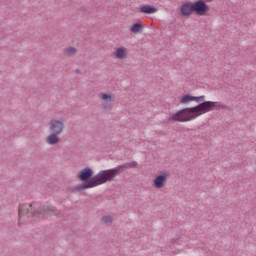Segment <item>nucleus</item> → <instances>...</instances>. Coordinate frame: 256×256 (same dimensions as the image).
Masks as SVG:
<instances>
[{
    "label": "nucleus",
    "instance_id": "f257e3e1",
    "mask_svg": "<svg viewBox=\"0 0 256 256\" xmlns=\"http://www.w3.org/2000/svg\"><path fill=\"white\" fill-rule=\"evenodd\" d=\"M221 109V104L215 101H204L196 106L187 107L170 114L168 121L176 123H189L199 119L205 113H211L215 109Z\"/></svg>",
    "mask_w": 256,
    "mask_h": 256
},
{
    "label": "nucleus",
    "instance_id": "f03ea898",
    "mask_svg": "<svg viewBox=\"0 0 256 256\" xmlns=\"http://www.w3.org/2000/svg\"><path fill=\"white\" fill-rule=\"evenodd\" d=\"M129 167H137V162L128 164L127 166H117L116 168L101 170L94 177H92L89 182L80 185L78 189H93L95 187H99V185L111 183L115 177H118V175L123 173V169H129Z\"/></svg>",
    "mask_w": 256,
    "mask_h": 256
},
{
    "label": "nucleus",
    "instance_id": "6e6552de",
    "mask_svg": "<svg viewBox=\"0 0 256 256\" xmlns=\"http://www.w3.org/2000/svg\"><path fill=\"white\" fill-rule=\"evenodd\" d=\"M93 169L91 168H84L82 170L79 171L78 175H77V179H79V181H82V185H85V183H89L90 180L93 177Z\"/></svg>",
    "mask_w": 256,
    "mask_h": 256
},
{
    "label": "nucleus",
    "instance_id": "39448f33",
    "mask_svg": "<svg viewBox=\"0 0 256 256\" xmlns=\"http://www.w3.org/2000/svg\"><path fill=\"white\" fill-rule=\"evenodd\" d=\"M48 129L51 133L61 135L65 131V123L63 120L52 119L48 122Z\"/></svg>",
    "mask_w": 256,
    "mask_h": 256
},
{
    "label": "nucleus",
    "instance_id": "9d476101",
    "mask_svg": "<svg viewBox=\"0 0 256 256\" xmlns=\"http://www.w3.org/2000/svg\"><path fill=\"white\" fill-rule=\"evenodd\" d=\"M112 55L114 59H118L119 61H125V59L129 57V50L127 49V47L124 46L116 47Z\"/></svg>",
    "mask_w": 256,
    "mask_h": 256
},
{
    "label": "nucleus",
    "instance_id": "f3484780",
    "mask_svg": "<svg viewBox=\"0 0 256 256\" xmlns=\"http://www.w3.org/2000/svg\"><path fill=\"white\" fill-rule=\"evenodd\" d=\"M207 3H211L213 0H205Z\"/></svg>",
    "mask_w": 256,
    "mask_h": 256
},
{
    "label": "nucleus",
    "instance_id": "20e7f679",
    "mask_svg": "<svg viewBox=\"0 0 256 256\" xmlns=\"http://www.w3.org/2000/svg\"><path fill=\"white\" fill-rule=\"evenodd\" d=\"M98 97L101 101L103 111L109 113L113 110V101H115V94L111 92H102L99 94Z\"/></svg>",
    "mask_w": 256,
    "mask_h": 256
},
{
    "label": "nucleus",
    "instance_id": "dca6fc26",
    "mask_svg": "<svg viewBox=\"0 0 256 256\" xmlns=\"http://www.w3.org/2000/svg\"><path fill=\"white\" fill-rule=\"evenodd\" d=\"M101 221L104 225H111V223H113V218L111 216H103Z\"/></svg>",
    "mask_w": 256,
    "mask_h": 256
},
{
    "label": "nucleus",
    "instance_id": "f8f14e48",
    "mask_svg": "<svg viewBox=\"0 0 256 256\" xmlns=\"http://www.w3.org/2000/svg\"><path fill=\"white\" fill-rule=\"evenodd\" d=\"M60 141L61 139L59 138V134H54V133H51L45 139V142L47 143V145H57Z\"/></svg>",
    "mask_w": 256,
    "mask_h": 256
},
{
    "label": "nucleus",
    "instance_id": "2eb2a0df",
    "mask_svg": "<svg viewBox=\"0 0 256 256\" xmlns=\"http://www.w3.org/2000/svg\"><path fill=\"white\" fill-rule=\"evenodd\" d=\"M63 53L67 57H73V55H77V48L73 46L66 47L64 48Z\"/></svg>",
    "mask_w": 256,
    "mask_h": 256
},
{
    "label": "nucleus",
    "instance_id": "1a4fd4ad",
    "mask_svg": "<svg viewBox=\"0 0 256 256\" xmlns=\"http://www.w3.org/2000/svg\"><path fill=\"white\" fill-rule=\"evenodd\" d=\"M201 103L205 101V96H193L191 94H185L181 97L180 103L181 105H189V103Z\"/></svg>",
    "mask_w": 256,
    "mask_h": 256
},
{
    "label": "nucleus",
    "instance_id": "ddd939ff",
    "mask_svg": "<svg viewBox=\"0 0 256 256\" xmlns=\"http://www.w3.org/2000/svg\"><path fill=\"white\" fill-rule=\"evenodd\" d=\"M158 9L151 6V5H143L140 8V13H144L146 15H153L154 13H157Z\"/></svg>",
    "mask_w": 256,
    "mask_h": 256
},
{
    "label": "nucleus",
    "instance_id": "9b49d317",
    "mask_svg": "<svg viewBox=\"0 0 256 256\" xmlns=\"http://www.w3.org/2000/svg\"><path fill=\"white\" fill-rule=\"evenodd\" d=\"M194 12L192 2H186L180 8V13L183 15V17H189L190 15H193Z\"/></svg>",
    "mask_w": 256,
    "mask_h": 256
},
{
    "label": "nucleus",
    "instance_id": "7ed1b4c3",
    "mask_svg": "<svg viewBox=\"0 0 256 256\" xmlns=\"http://www.w3.org/2000/svg\"><path fill=\"white\" fill-rule=\"evenodd\" d=\"M53 211V207H39L36 203L31 204H21L18 209V224L27 225L28 223H33L37 219H43L45 213Z\"/></svg>",
    "mask_w": 256,
    "mask_h": 256
},
{
    "label": "nucleus",
    "instance_id": "423d86ee",
    "mask_svg": "<svg viewBox=\"0 0 256 256\" xmlns=\"http://www.w3.org/2000/svg\"><path fill=\"white\" fill-rule=\"evenodd\" d=\"M193 8L194 13H196V15H200L201 17L207 15V13L210 11L209 5H207V1L205 0H198L194 2Z\"/></svg>",
    "mask_w": 256,
    "mask_h": 256
},
{
    "label": "nucleus",
    "instance_id": "0eeeda50",
    "mask_svg": "<svg viewBox=\"0 0 256 256\" xmlns=\"http://www.w3.org/2000/svg\"><path fill=\"white\" fill-rule=\"evenodd\" d=\"M169 180V173H162L156 176L152 182L154 189H163Z\"/></svg>",
    "mask_w": 256,
    "mask_h": 256
},
{
    "label": "nucleus",
    "instance_id": "4468645a",
    "mask_svg": "<svg viewBox=\"0 0 256 256\" xmlns=\"http://www.w3.org/2000/svg\"><path fill=\"white\" fill-rule=\"evenodd\" d=\"M130 32L133 33V35H138V33L143 32V23L137 22V23L133 24L130 27Z\"/></svg>",
    "mask_w": 256,
    "mask_h": 256
}]
</instances>
